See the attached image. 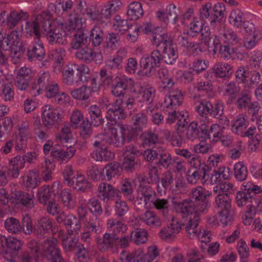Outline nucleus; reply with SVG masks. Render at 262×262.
<instances>
[{"mask_svg": "<svg viewBox=\"0 0 262 262\" xmlns=\"http://www.w3.org/2000/svg\"><path fill=\"white\" fill-rule=\"evenodd\" d=\"M211 195V192L202 187L193 188L190 192L189 199L179 203L177 210L184 215L206 213L208 208L206 199Z\"/></svg>", "mask_w": 262, "mask_h": 262, "instance_id": "f257e3e1", "label": "nucleus"}, {"mask_svg": "<svg viewBox=\"0 0 262 262\" xmlns=\"http://www.w3.org/2000/svg\"><path fill=\"white\" fill-rule=\"evenodd\" d=\"M108 133L106 135H98L95 137L106 145L121 147L125 142H129L133 137L131 127L126 124L110 123L107 124Z\"/></svg>", "mask_w": 262, "mask_h": 262, "instance_id": "f03ea898", "label": "nucleus"}, {"mask_svg": "<svg viewBox=\"0 0 262 262\" xmlns=\"http://www.w3.org/2000/svg\"><path fill=\"white\" fill-rule=\"evenodd\" d=\"M89 72V68L83 64L78 65L69 63L63 70V81L68 85H72L79 81L85 82L88 77L86 75H88Z\"/></svg>", "mask_w": 262, "mask_h": 262, "instance_id": "7ed1b4c3", "label": "nucleus"}, {"mask_svg": "<svg viewBox=\"0 0 262 262\" xmlns=\"http://www.w3.org/2000/svg\"><path fill=\"white\" fill-rule=\"evenodd\" d=\"M41 254L47 262H66L61 256L58 241L55 238H48L45 241Z\"/></svg>", "mask_w": 262, "mask_h": 262, "instance_id": "20e7f679", "label": "nucleus"}, {"mask_svg": "<svg viewBox=\"0 0 262 262\" xmlns=\"http://www.w3.org/2000/svg\"><path fill=\"white\" fill-rule=\"evenodd\" d=\"M162 58V54L157 49L153 50L150 55H144L141 57L140 65L143 69L146 70V76H151L155 73L156 68L163 61Z\"/></svg>", "mask_w": 262, "mask_h": 262, "instance_id": "39448f33", "label": "nucleus"}, {"mask_svg": "<svg viewBox=\"0 0 262 262\" xmlns=\"http://www.w3.org/2000/svg\"><path fill=\"white\" fill-rule=\"evenodd\" d=\"M243 187V190L238 191L236 195V203L239 207L246 205L247 206L252 196L261 192L259 186L251 182L244 183Z\"/></svg>", "mask_w": 262, "mask_h": 262, "instance_id": "423d86ee", "label": "nucleus"}, {"mask_svg": "<svg viewBox=\"0 0 262 262\" xmlns=\"http://www.w3.org/2000/svg\"><path fill=\"white\" fill-rule=\"evenodd\" d=\"M16 31H12L8 34V38L10 39V56L11 60L14 64L19 62L20 57L23 55L25 49L20 42L19 38Z\"/></svg>", "mask_w": 262, "mask_h": 262, "instance_id": "0eeeda50", "label": "nucleus"}, {"mask_svg": "<svg viewBox=\"0 0 262 262\" xmlns=\"http://www.w3.org/2000/svg\"><path fill=\"white\" fill-rule=\"evenodd\" d=\"M50 16L48 13L43 12L35 19L26 23L25 30L27 35L34 36V38H40V32L39 22L43 21V25H47V21L49 20Z\"/></svg>", "mask_w": 262, "mask_h": 262, "instance_id": "6e6552de", "label": "nucleus"}, {"mask_svg": "<svg viewBox=\"0 0 262 262\" xmlns=\"http://www.w3.org/2000/svg\"><path fill=\"white\" fill-rule=\"evenodd\" d=\"M93 145L95 150L92 152V157L96 161H108L114 158V153L108 149L107 145L103 143L102 140L95 138Z\"/></svg>", "mask_w": 262, "mask_h": 262, "instance_id": "1a4fd4ad", "label": "nucleus"}, {"mask_svg": "<svg viewBox=\"0 0 262 262\" xmlns=\"http://www.w3.org/2000/svg\"><path fill=\"white\" fill-rule=\"evenodd\" d=\"M98 196L104 202L113 201L121 198L119 190L110 184L101 183L98 187Z\"/></svg>", "mask_w": 262, "mask_h": 262, "instance_id": "9d476101", "label": "nucleus"}, {"mask_svg": "<svg viewBox=\"0 0 262 262\" xmlns=\"http://www.w3.org/2000/svg\"><path fill=\"white\" fill-rule=\"evenodd\" d=\"M27 55L30 61L41 60L45 56L43 43L39 38H33L27 47Z\"/></svg>", "mask_w": 262, "mask_h": 262, "instance_id": "9b49d317", "label": "nucleus"}, {"mask_svg": "<svg viewBox=\"0 0 262 262\" xmlns=\"http://www.w3.org/2000/svg\"><path fill=\"white\" fill-rule=\"evenodd\" d=\"M61 119V115L58 111L51 105H46L42 108V121L48 128L58 123Z\"/></svg>", "mask_w": 262, "mask_h": 262, "instance_id": "f8f14e48", "label": "nucleus"}, {"mask_svg": "<svg viewBox=\"0 0 262 262\" xmlns=\"http://www.w3.org/2000/svg\"><path fill=\"white\" fill-rule=\"evenodd\" d=\"M156 195L155 190L147 185L140 184L137 189V201L139 204L143 203L146 207L149 208Z\"/></svg>", "mask_w": 262, "mask_h": 262, "instance_id": "ddd939ff", "label": "nucleus"}, {"mask_svg": "<svg viewBox=\"0 0 262 262\" xmlns=\"http://www.w3.org/2000/svg\"><path fill=\"white\" fill-rule=\"evenodd\" d=\"M183 99L182 92L178 90H175L169 92L165 96L162 105L163 108L167 110H177L182 104Z\"/></svg>", "mask_w": 262, "mask_h": 262, "instance_id": "4468645a", "label": "nucleus"}, {"mask_svg": "<svg viewBox=\"0 0 262 262\" xmlns=\"http://www.w3.org/2000/svg\"><path fill=\"white\" fill-rule=\"evenodd\" d=\"M76 57L87 63L95 61L96 63H100L102 61V56L100 53L95 52L88 46L84 47L77 51L76 53Z\"/></svg>", "mask_w": 262, "mask_h": 262, "instance_id": "2eb2a0df", "label": "nucleus"}, {"mask_svg": "<svg viewBox=\"0 0 262 262\" xmlns=\"http://www.w3.org/2000/svg\"><path fill=\"white\" fill-rule=\"evenodd\" d=\"M48 28L45 25L42 26L44 30L46 32V36L48 42L50 45L56 43L63 45L66 40L62 34L61 30L59 28L51 26L49 20L47 21Z\"/></svg>", "mask_w": 262, "mask_h": 262, "instance_id": "dca6fc26", "label": "nucleus"}, {"mask_svg": "<svg viewBox=\"0 0 262 262\" xmlns=\"http://www.w3.org/2000/svg\"><path fill=\"white\" fill-rule=\"evenodd\" d=\"M40 253V245L39 243L34 239L31 240L28 244L27 249L24 251L21 256V261L29 262L39 259Z\"/></svg>", "mask_w": 262, "mask_h": 262, "instance_id": "f3484780", "label": "nucleus"}, {"mask_svg": "<svg viewBox=\"0 0 262 262\" xmlns=\"http://www.w3.org/2000/svg\"><path fill=\"white\" fill-rule=\"evenodd\" d=\"M96 239L98 248L100 251L105 252L110 250L112 253L116 252V236L111 233L106 232L103 235L102 238L96 237Z\"/></svg>", "mask_w": 262, "mask_h": 262, "instance_id": "a211bd4d", "label": "nucleus"}, {"mask_svg": "<svg viewBox=\"0 0 262 262\" xmlns=\"http://www.w3.org/2000/svg\"><path fill=\"white\" fill-rule=\"evenodd\" d=\"M200 214L193 213L192 214H190L191 216H190L187 223L185 224H181L182 229L183 228L185 229L187 236L191 239L196 237L197 234L199 233V231L202 229L199 227V223L200 219ZM187 215H189V214Z\"/></svg>", "mask_w": 262, "mask_h": 262, "instance_id": "6ab92c4d", "label": "nucleus"}, {"mask_svg": "<svg viewBox=\"0 0 262 262\" xmlns=\"http://www.w3.org/2000/svg\"><path fill=\"white\" fill-rule=\"evenodd\" d=\"M76 151L72 146L61 148L57 144H55L51 151L52 157L61 162H67L74 156Z\"/></svg>", "mask_w": 262, "mask_h": 262, "instance_id": "aec40b11", "label": "nucleus"}, {"mask_svg": "<svg viewBox=\"0 0 262 262\" xmlns=\"http://www.w3.org/2000/svg\"><path fill=\"white\" fill-rule=\"evenodd\" d=\"M107 118L113 122V120L123 119L125 118L124 111L123 100L116 99L114 104H110L107 107Z\"/></svg>", "mask_w": 262, "mask_h": 262, "instance_id": "412c9836", "label": "nucleus"}, {"mask_svg": "<svg viewBox=\"0 0 262 262\" xmlns=\"http://www.w3.org/2000/svg\"><path fill=\"white\" fill-rule=\"evenodd\" d=\"M154 111V108L148 106L145 110L136 113L133 116L132 122L137 130H141L147 127L149 121L147 115L152 114Z\"/></svg>", "mask_w": 262, "mask_h": 262, "instance_id": "4be33fe9", "label": "nucleus"}, {"mask_svg": "<svg viewBox=\"0 0 262 262\" xmlns=\"http://www.w3.org/2000/svg\"><path fill=\"white\" fill-rule=\"evenodd\" d=\"M54 227V220L47 216H42L38 219L34 225V233L42 236L53 231Z\"/></svg>", "mask_w": 262, "mask_h": 262, "instance_id": "5701e85b", "label": "nucleus"}, {"mask_svg": "<svg viewBox=\"0 0 262 262\" xmlns=\"http://www.w3.org/2000/svg\"><path fill=\"white\" fill-rule=\"evenodd\" d=\"M181 229V224L173 220L171 223L160 230L159 236L162 239L170 241L176 237V235Z\"/></svg>", "mask_w": 262, "mask_h": 262, "instance_id": "b1692460", "label": "nucleus"}, {"mask_svg": "<svg viewBox=\"0 0 262 262\" xmlns=\"http://www.w3.org/2000/svg\"><path fill=\"white\" fill-rule=\"evenodd\" d=\"M208 167L204 165L199 168H192L189 170L186 174V179L190 184H195L201 179L202 181H206L207 177V170Z\"/></svg>", "mask_w": 262, "mask_h": 262, "instance_id": "393cba45", "label": "nucleus"}, {"mask_svg": "<svg viewBox=\"0 0 262 262\" xmlns=\"http://www.w3.org/2000/svg\"><path fill=\"white\" fill-rule=\"evenodd\" d=\"M50 74L49 72H43L37 75V79L35 80L29 90L32 96L36 97L39 95L41 90L45 88L49 82Z\"/></svg>", "mask_w": 262, "mask_h": 262, "instance_id": "a878e982", "label": "nucleus"}, {"mask_svg": "<svg viewBox=\"0 0 262 262\" xmlns=\"http://www.w3.org/2000/svg\"><path fill=\"white\" fill-rule=\"evenodd\" d=\"M141 154L142 152L131 145L126 147L122 164L123 168L127 171L132 170L136 164L135 155L138 156Z\"/></svg>", "mask_w": 262, "mask_h": 262, "instance_id": "bb28decb", "label": "nucleus"}, {"mask_svg": "<svg viewBox=\"0 0 262 262\" xmlns=\"http://www.w3.org/2000/svg\"><path fill=\"white\" fill-rule=\"evenodd\" d=\"M120 43V38L118 33H108L105 37L103 45L104 51L107 53H112L119 47Z\"/></svg>", "mask_w": 262, "mask_h": 262, "instance_id": "cd10ccee", "label": "nucleus"}, {"mask_svg": "<svg viewBox=\"0 0 262 262\" xmlns=\"http://www.w3.org/2000/svg\"><path fill=\"white\" fill-rule=\"evenodd\" d=\"M188 36L187 33L179 35L177 38L178 43L187 50H191L195 53L198 54L199 51L202 52L200 43L192 41Z\"/></svg>", "mask_w": 262, "mask_h": 262, "instance_id": "c85d7f7f", "label": "nucleus"}, {"mask_svg": "<svg viewBox=\"0 0 262 262\" xmlns=\"http://www.w3.org/2000/svg\"><path fill=\"white\" fill-rule=\"evenodd\" d=\"M211 108H212V104L206 99L200 101L195 107L200 119L201 121L205 122H209V116Z\"/></svg>", "mask_w": 262, "mask_h": 262, "instance_id": "c756f323", "label": "nucleus"}, {"mask_svg": "<svg viewBox=\"0 0 262 262\" xmlns=\"http://www.w3.org/2000/svg\"><path fill=\"white\" fill-rule=\"evenodd\" d=\"M248 118L244 114L236 116L232 121L231 130L235 134L241 135L249 125Z\"/></svg>", "mask_w": 262, "mask_h": 262, "instance_id": "7c9ffc66", "label": "nucleus"}, {"mask_svg": "<svg viewBox=\"0 0 262 262\" xmlns=\"http://www.w3.org/2000/svg\"><path fill=\"white\" fill-rule=\"evenodd\" d=\"M102 226L97 217L90 219L84 223L82 230L91 234L93 237L94 234H99L102 232Z\"/></svg>", "mask_w": 262, "mask_h": 262, "instance_id": "2f4dec72", "label": "nucleus"}, {"mask_svg": "<svg viewBox=\"0 0 262 262\" xmlns=\"http://www.w3.org/2000/svg\"><path fill=\"white\" fill-rule=\"evenodd\" d=\"M162 54L163 61L167 64H174L178 57L177 49L172 43L164 46Z\"/></svg>", "mask_w": 262, "mask_h": 262, "instance_id": "473e14b6", "label": "nucleus"}, {"mask_svg": "<svg viewBox=\"0 0 262 262\" xmlns=\"http://www.w3.org/2000/svg\"><path fill=\"white\" fill-rule=\"evenodd\" d=\"M143 251L141 249L128 252L122 251L120 253L119 259L121 262H145L143 259Z\"/></svg>", "mask_w": 262, "mask_h": 262, "instance_id": "72a5a7b5", "label": "nucleus"}, {"mask_svg": "<svg viewBox=\"0 0 262 262\" xmlns=\"http://www.w3.org/2000/svg\"><path fill=\"white\" fill-rule=\"evenodd\" d=\"M155 96V90L149 85L142 86L138 92V98L140 102L150 104Z\"/></svg>", "mask_w": 262, "mask_h": 262, "instance_id": "f704fd0d", "label": "nucleus"}, {"mask_svg": "<svg viewBox=\"0 0 262 262\" xmlns=\"http://www.w3.org/2000/svg\"><path fill=\"white\" fill-rule=\"evenodd\" d=\"M106 228L108 233L117 236L118 234L124 233L127 230V226L117 219H111L107 221Z\"/></svg>", "mask_w": 262, "mask_h": 262, "instance_id": "c9c22d12", "label": "nucleus"}, {"mask_svg": "<svg viewBox=\"0 0 262 262\" xmlns=\"http://www.w3.org/2000/svg\"><path fill=\"white\" fill-rule=\"evenodd\" d=\"M27 16L28 15L26 13L12 11L10 13L9 15L7 16L5 20H3L2 21V25L4 26H7L10 29H12L17 25L21 19H25Z\"/></svg>", "mask_w": 262, "mask_h": 262, "instance_id": "e433bc0d", "label": "nucleus"}, {"mask_svg": "<svg viewBox=\"0 0 262 262\" xmlns=\"http://www.w3.org/2000/svg\"><path fill=\"white\" fill-rule=\"evenodd\" d=\"M13 196L15 199L18 200L23 206L28 209L34 208V195L33 193L16 191L13 194Z\"/></svg>", "mask_w": 262, "mask_h": 262, "instance_id": "4c0bfd02", "label": "nucleus"}, {"mask_svg": "<svg viewBox=\"0 0 262 262\" xmlns=\"http://www.w3.org/2000/svg\"><path fill=\"white\" fill-rule=\"evenodd\" d=\"M105 35L104 30L99 26H95L91 30L89 39L94 47H99L103 41Z\"/></svg>", "mask_w": 262, "mask_h": 262, "instance_id": "58836bf2", "label": "nucleus"}, {"mask_svg": "<svg viewBox=\"0 0 262 262\" xmlns=\"http://www.w3.org/2000/svg\"><path fill=\"white\" fill-rule=\"evenodd\" d=\"M141 220L151 228H156L161 226V221L155 212L147 210L141 216Z\"/></svg>", "mask_w": 262, "mask_h": 262, "instance_id": "ea45409f", "label": "nucleus"}, {"mask_svg": "<svg viewBox=\"0 0 262 262\" xmlns=\"http://www.w3.org/2000/svg\"><path fill=\"white\" fill-rule=\"evenodd\" d=\"M224 105L222 103L217 102L212 104V108L210 109L209 116L219 119V122L224 125H227L229 120L224 116Z\"/></svg>", "mask_w": 262, "mask_h": 262, "instance_id": "a19ab883", "label": "nucleus"}, {"mask_svg": "<svg viewBox=\"0 0 262 262\" xmlns=\"http://www.w3.org/2000/svg\"><path fill=\"white\" fill-rule=\"evenodd\" d=\"M239 91L240 89L238 85L236 82L232 81L225 85L223 94L228 98V102L230 103L236 99Z\"/></svg>", "mask_w": 262, "mask_h": 262, "instance_id": "79ce46f5", "label": "nucleus"}, {"mask_svg": "<svg viewBox=\"0 0 262 262\" xmlns=\"http://www.w3.org/2000/svg\"><path fill=\"white\" fill-rule=\"evenodd\" d=\"M60 198L64 207L68 209H73L75 207L76 202L75 195L69 189H64L61 190Z\"/></svg>", "mask_w": 262, "mask_h": 262, "instance_id": "37998d69", "label": "nucleus"}, {"mask_svg": "<svg viewBox=\"0 0 262 262\" xmlns=\"http://www.w3.org/2000/svg\"><path fill=\"white\" fill-rule=\"evenodd\" d=\"M231 177L230 169L226 166L220 167L217 170L213 171L210 178V183L212 184L217 183L222 180H228Z\"/></svg>", "mask_w": 262, "mask_h": 262, "instance_id": "c03bdc74", "label": "nucleus"}, {"mask_svg": "<svg viewBox=\"0 0 262 262\" xmlns=\"http://www.w3.org/2000/svg\"><path fill=\"white\" fill-rule=\"evenodd\" d=\"M231 199L230 195L226 193H219L215 197V207L219 211L230 210Z\"/></svg>", "mask_w": 262, "mask_h": 262, "instance_id": "a18cd8bd", "label": "nucleus"}, {"mask_svg": "<svg viewBox=\"0 0 262 262\" xmlns=\"http://www.w3.org/2000/svg\"><path fill=\"white\" fill-rule=\"evenodd\" d=\"M246 19L244 13L239 9L231 11L229 17V23L236 28H242V25Z\"/></svg>", "mask_w": 262, "mask_h": 262, "instance_id": "49530a36", "label": "nucleus"}, {"mask_svg": "<svg viewBox=\"0 0 262 262\" xmlns=\"http://www.w3.org/2000/svg\"><path fill=\"white\" fill-rule=\"evenodd\" d=\"M72 182H73V185L70 186L78 191L85 192L91 188L90 184L82 174L73 176Z\"/></svg>", "mask_w": 262, "mask_h": 262, "instance_id": "de8ad7c7", "label": "nucleus"}, {"mask_svg": "<svg viewBox=\"0 0 262 262\" xmlns=\"http://www.w3.org/2000/svg\"><path fill=\"white\" fill-rule=\"evenodd\" d=\"M121 5V3L119 0H114L109 2L102 9L100 13V15L101 16V17L102 18H108L120 8Z\"/></svg>", "mask_w": 262, "mask_h": 262, "instance_id": "09e8293b", "label": "nucleus"}, {"mask_svg": "<svg viewBox=\"0 0 262 262\" xmlns=\"http://www.w3.org/2000/svg\"><path fill=\"white\" fill-rule=\"evenodd\" d=\"M213 73L217 76L223 78L228 76L232 72V67L225 62L216 63L212 68Z\"/></svg>", "mask_w": 262, "mask_h": 262, "instance_id": "8fccbe9b", "label": "nucleus"}, {"mask_svg": "<svg viewBox=\"0 0 262 262\" xmlns=\"http://www.w3.org/2000/svg\"><path fill=\"white\" fill-rule=\"evenodd\" d=\"M10 39L8 38V35L5 37L0 45V64L6 66L8 64V59L10 56Z\"/></svg>", "mask_w": 262, "mask_h": 262, "instance_id": "3c124183", "label": "nucleus"}, {"mask_svg": "<svg viewBox=\"0 0 262 262\" xmlns=\"http://www.w3.org/2000/svg\"><path fill=\"white\" fill-rule=\"evenodd\" d=\"M154 200L149 208H155L158 211L162 212L164 216H167L170 207L169 201L166 199L158 198L157 195Z\"/></svg>", "mask_w": 262, "mask_h": 262, "instance_id": "603ef678", "label": "nucleus"}, {"mask_svg": "<svg viewBox=\"0 0 262 262\" xmlns=\"http://www.w3.org/2000/svg\"><path fill=\"white\" fill-rule=\"evenodd\" d=\"M14 91L12 85L10 83H2L0 86V99L5 102L13 100Z\"/></svg>", "mask_w": 262, "mask_h": 262, "instance_id": "864d4df0", "label": "nucleus"}, {"mask_svg": "<svg viewBox=\"0 0 262 262\" xmlns=\"http://www.w3.org/2000/svg\"><path fill=\"white\" fill-rule=\"evenodd\" d=\"M113 82L125 91L126 90H132L134 87L135 84L133 78L124 75L116 76Z\"/></svg>", "mask_w": 262, "mask_h": 262, "instance_id": "5fc2aeb1", "label": "nucleus"}, {"mask_svg": "<svg viewBox=\"0 0 262 262\" xmlns=\"http://www.w3.org/2000/svg\"><path fill=\"white\" fill-rule=\"evenodd\" d=\"M143 14L142 5L139 2L130 3L127 11L128 18L132 20H136Z\"/></svg>", "mask_w": 262, "mask_h": 262, "instance_id": "6e6d98bb", "label": "nucleus"}, {"mask_svg": "<svg viewBox=\"0 0 262 262\" xmlns=\"http://www.w3.org/2000/svg\"><path fill=\"white\" fill-rule=\"evenodd\" d=\"M6 230L11 234H19L21 233V225L19 221L14 217L7 219L4 222Z\"/></svg>", "mask_w": 262, "mask_h": 262, "instance_id": "4d7b16f0", "label": "nucleus"}, {"mask_svg": "<svg viewBox=\"0 0 262 262\" xmlns=\"http://www.w3.org/2000/svg\"><path fill=\"white\" fill-rule=\"evenodd\" d=\"M221 38L224 43L230 46L236 44L240 40L237 34L229 28L225 29L221 33Z\"/></svg>", "mask_w": 262, "mask_h": 262, "instance_id": "13d9d810", "label": "nucleus"}, {"mask_svg": "<svg viewBox=\"0 0 262 262\" xmlns=\"http://www.w3.org/2000/svg\"><path fill=\"white\" fill-rule=\"evenodd\" d=\"M172 42L170 35L168 33L154 34L151 39L152 45L157 48L159 47L161 45L164 47L167 44L170 45L172 43Z\"/></svg>", "mask_w": 262, "mask_h": 262, "instance_id": "bf43d9fd", "label": "nucleus"}, {"mask_svg": "<svg viewBox=\"0 0 262 262\" xmlns=\"http://www.w3.org/2000/svg\"><path fill=\"white\" fill-rule=\"evenodd\" d=\"M119 192L121 196L122 193L123 196L129 202H134L135 201L133 194V185L128 180H124L122 182Z\"/></svg>", "mask_w": 262, "mask_h": 262, "instance_id": "052dcab7", "label": "nucleus"}, {"mask_svg": "<svg viewBox=\"0 0 262 262\" xmlns=\"http://www.w3.org/2000/svg\"><path fill=\"white\" fill-rule=\"evenodd\" d=\"M89 41V37L84 33L78 31L71 42V47L74 49H78L82 46H87Z\"/></svg>", "mask_w": 262, "mask_h": 262, "instance_id": "680f3d73", "label": "nucleus"}, {"mask_svg": "<svg viewBox=\"0 0 262 262\" xmlns=\"http://www.w3.org/2000/svg\"><path fill=\"white\" fill-rule=\"evenodd\" d=\"M91 123L95 126H98L102 124L103 120L99 107L96 105H93L89 108Z\"/></svg>", "mask_w": 262, "mask_h": 262, "instance_id": "e2e57ef3", "label": "nucleus"}, {"mask_svg": "<svg viewBox=\"0 0 262 262\" xmlns=\"http://www.w3.org/2000/svg\"><path fill=\"white\" fill-rule=\"evenodd\" d=\"M71 95L75 99L85 100L91 96V89L89 86L83 85L78 89L72 91Z\"/></svg>", "mask_w": 262, "mask_h": 262, "instance_id": "0e129e2a", "label": "nucleus"}, {"mask_svg": "<svg viewBox=\"0 0 262 262\" xmlns=\"http://www.w3.org/2000/svg\"><path fill=\"white\" fill-rule=\"evenodd\" d=\"M56 220L58 224L64 225L69 232V229L71 228L74 221L77 220V217L72 214H66L64 212H61L57 215Z\"/></svg>", "mask_w": 262, "mask_h": 262, "instance_id": "69168bd1", "label": "nucleus"}, {"mask_svg": "<svg viewBox=\"0 0 262 262\" xmlns=\"http://www.w3.org/2000/svg\"><path fill=\"white\" fill-rule=\"evenodd\" d=\"M141 140L143 146H151L155 144L158 141L157 134L151 130L143 132L141 136Z\"/></svg>", "mask_w": 262, "mask_h": 262, "instance_id": "338daca9", "label": "nucleus"}, {"mask_svg": "<svg viewBox=\"0 0 262 262\" xmlns=\"http://www.w3.org/2000/svg\"><path fill=\"white\" fill-rule=\"evenodd\" d=\"M247 207V210L253 213V214L261 212L262 196H252Z\"/></svg>", "mask_w": 262, "mask_h": 262, "instance_id": "774afa93", "label": "nucleus"}]
</instances>
